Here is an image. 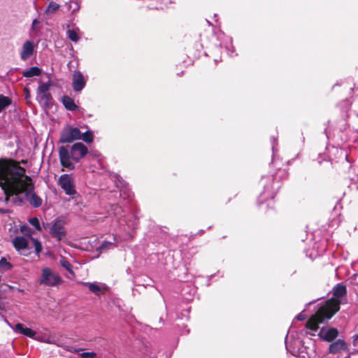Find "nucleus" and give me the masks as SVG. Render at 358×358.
<instances>
[{"mask_svg":"<svg viewBox=\"0 0 358 358\" xmlns=\"http://www.w3.org/2000/svg\"><path fill=\"white\" fill-rule=\"evenodd\" d=\"M20 162L13 159H0V187L4 192L5 202L13 195L23 194L34 208L42 204V199L34 192L32 179L25 175Z\"/></svg>","mask_w":358,"mask_h":358,"instance_id":"1","label":"nucleus"},{"mask_svg":"<svg viewBox=\"0 0 358 358\" xmlns=\"http://www.w3.org/2000/svg\"><path fill=\"white\" fill-rule=\"evenodd\" d=\"M83 286L87 287L90 292L96 295H100L102 291L104 290L106 287L103 284H99L96 282H80Z\"/></svg>","mask_w":358,"mask_h":358,"instance_id":"17","label":"nucleus"},{"mask_svg":"<svg viewBox=\"0 0 358 358\" xmlns=\"http://www.w3.org/2000/svg\"><path fill=\"white\" fill-rule=\"evenodd\" d=\"M29 222L38 231L41 230L39 220L37 217H31L29 220Z\"/></svg>","mask_w":358,"mask_h":358,"instance_id":"30","label":"nucleus"},{"mask_svg":"<svg viewBox=\"0 0 358 358\" xmlns=\"http://www.w3.org/2000/svg\"><path fill=\"white\" fill-rule=\"evenodd\" d=\"M41 69L37 66H33L30 69L24 71L22 73V76L25 78H32L34 76H38L41 74Z\"/></svg>","mask_w":358,"mask_h":358,"instance_id":"19","label":"nucleus"},{"mask_svg":"<svg viewBox=\"0 0 358 358\" xmlns=\"http://www.w3.org/2000/svg\"><path fill=\"white\" fill-rule=\"evenodd\" d=\"M81 139L87 143H91L94 141V135L90 131L81 133Z\"/></svg>","mask_w":358,"mask_h":358,"instance_id":"26","label":"nucleus"},{"mask_svg":"<svg viewBox=\"0 0 358 358\" xmlns=\"http://www.w3.org/2000/svg\"><path fill=\"white\" fill-rule=\"evenodd\" d=\"M287 350L294 356H298L303 352L301 341L299 338H293L292 334H287L285 338Z\"/></svg>","mask_w":358,"mask_h":358,"instance_id":"8","label":"nucleus"},{"mask_svg":"<svg viewBox=\"0 0 358 358\" xmlns=\"http://www.w3.org/2000/svg\"><path fill=\"white\" fill-rule=\"evenodd\" d=\"M10 289H15V287H10Z\"/></svg>","mask_w":358,"mask_h":358,"instance_id":"43","label":"nucleus"},{"mask_svg":"<svg viewBox=\"0 0 358 358\" xmlns=\"http://www.w3.org/2000/svg\"><path fill=\"white\" fill-rule=\"evenodd\" d=\"M296 319L300 321L306 319V315L303 313H300L296 317Z\"/></svg>","mask_w":358,"mask_h":358,"instance_id":"35","label":"nucleus"},{"mask_svg":"<svg viewBox=\"0 0 358 358\" xmlns=\"http://www.w3.org/2000/svg\"><path fill=\"white\" fill-rule=\"evenodd\" d=\"M64 349L71 352H79L82 350L81 348H76L72 346L66 345L64 346Z\"/></svg>","mask_w":358,"mask_h":358,"instance_id":"33","label":"nucleus"},{"mask_svg":"<svg viewBox=\"0 0 358 358\" xmlns=\"http://www.w3.org/2000/svg\"><path fill=\"white\" fill-rule=\"evenodd\" d=\"M59 264L61 266L64 268L69 273L74 275V272L73 271V266L70 264V262L64 257H61L59 259Z\"/></svg>","mask_w":358,"mask_h":358,"instance_id":"20","label":"nucleus"},{"mask_svg":"<svg viewBox=\"0 0 358 358\" xmlns=\"http://www.w3.org/2000/svg\"><path fill=\"white\" fill-rule=\"evenodd\" d=\"M81 139V131L77 127L66 126L62 131L60 136V142L71 143L76 140Z\"/></svg>","mask_w":358,"mask_h":358,"instance_id":"9","label":"nucleus"},{"mask_svg":"<svg viewBox=\"0 0 358 358\" xmlns=\"http://www.w3.org/2000/svg\"><path fill=\"white\" fill-rule=\"evenodd\" d=\"M20 162H21V163H22V164H26V163H27V161H26V160L22 159Z\"/></svg>","mask_w":358,"mask_h":358,"instance_id":"39","label":"nucleus"},{"mask_svg":"<svg viewBox=\"0 0 358 358\" xmlns=\"http://www.w3.org/2000/svg\"><path fill=\"white\" fill-rule=\"evenodd\" d=\"M346 287L337 284L333 289L332 297L327 300L306 322L307 329L316 331L320 324H322L332 317L340 309V305L346 300Z\"/></svg>","mask_w":358,"mask_h":358,"instance_id":"2","label":"nucleus"},{"mask_svg":"<svg viewBox=\"0 0 358 358\" xmlns=\"http://www.w3.org/2000/svg\"><path fill=\"white\" fill-rule=\"evenodd\" d=\"M319 336L327 341H331L338 336V331L334 328H322L320 329Z\"/></svg>","mask_w":358,"mask_h":358,"instance_id":"16","label":"nucleus"},{"mask_svg":"<svg viewBox=\"0 0 358 358\" xmlns=\"http://www.w3.org/2000/svg\"><path fill=\"white\" fill-rule=\"evenodd\" d=\"M123 210L122 207L118 205H113L110 207V214L113 215L117 219L120 220L122 216Z\"/></svg>","mask_w":358,"mask_h":358,"instance_id":"22","label":"nucleus"},{"mask_svg":"<svg viewBox=\"0 0 358 358\" xmlns=\"http://www.w3.org/2000/svg\"><path fill=\"white\" fill-rule=\"evenodd\" d=\"M11 99L6 96L0 95V113L11 104Z\"/></svg>","mask_w":358,"mask_h":358,"instance_id":"23","label":"nucleus"},{"mask_svg":"<svg viewBox=\"0 0 358 358\" xmlns=\"http://www.w3.org/2000/svg\"><path fill=\"white\" fill-rule=\"evenodd\" d=\"M308 358H311V356L310 355H308Z\"/></svg>","mask_w":358,"mask_h":358,"instance_id":"44","label":"nucleus"},{"mask_svg":"<svg viewBox=\"0 0 358 358\" xmlns=\"http://www.w3.org/2000/svg\"><path fill=\"white\" fill-rule=\"evenodd\" d=\"M88 153L87 148L82 143H76L70 149L61 146L59 148V157L61 165L69 171L75 169L74 163L78 162Z\"/></svg>","mask_w":358,"mask_h":358,"instance_id":"3","label":"nucleus"},{"mask_svg":"<svg viewBox=\"0 0 358 358\" xmlns=\"http://www.w3.org/2000/svg\"><path fill=\"white\" fill-rule=\"evenodd\" d=\"M78 29H69L67 31V32H66L67 36L69 37V38L71 41H72L73 42H78L79 41L80 37L78 36Z\"/></svg>","mask_w":358,"mask_h":358,"instance_id":"24","label":"nucleus"},{"mask_svg":"<svg viewBox=\"0 0 358 358\" xmlns=\"http://www.w3.org/2000/svg\"><path fill=\"white\" fill-rule=\"evenodd\" d=\"M353 345L355 347L358 348V335H355L353 337Z\"/></svg>","mask_w":358,"mask_h":358,"instance_id":"36","label":"nucleus"},{"mask_svg":"<svg viewBox=\"0 0 358 358\" xmlns=\"http://www.w3.org/2000/svg\"><path fill=\"white\" fill-rule=\"evenodd\" d=\"M81 358H94L96 354L94 352H82L79 354Z\"/></svg>","mask_w":358,"mask_h":358,"instance_id":"31","label":"nucleus"},{"mask_svg":"<svg viewBox=\"0 0 358 358\" xmlns=\"http://www.w3.org/2000/svg\"><path fill=\"white\" fill-rule=\"evenodd\" d=\"M73 89L76 92H80L86 85V80L81 72L76 71L72 79Z\"/></svg>","mask_w":358,"mask_h":358,"instance_id":"14","label":"nucleus"},{"mask_svg":"<svg viewBox=\"0 0 358 358\" xmlns=\"http://www.w3.org/2000/svg\"><path fill=\"white\" fill-rule=\"evenodd\" d=\"M39 341H43L46 343H55V341L50 337L48 338H42L41 339H38Z\"/></svg>","mask_w":358,"mask_h":358,"instance_id":"34","label":"nucleus"},{"mask_svg":"<svg viewBox=\"0 0 358 358\" xmlns=\"http://www.w3.org/2000/svg\"><path fill=\"white\" fill-rule=\"evenodd\" d=\"M58 184L66 194L73 197L77 194L73 178L71 175L66 173L61 175L58 179Z\"/></svg>","mask_w":358,"mask_h":358,"instance_id":"7","label":"nucleus"},{"mask_svg":"<svg viewBox=\"0 0 358 358\" xmlns=\"http://www.w3.org/2000/svg\"><path fill=\"white\" fill-rule=\"evenodd\" d=\"M60 6L55 2V1H50L45 8V13L47 15H52L55 13L59 8Z\"/></svg>","mask_w":358,"mask_h":358,"instance_id":"21","label":"nucleus"},{"mask_svg":"<svg viewBox=\"0 0 358 358\" xmlns=\"http://www.w3.org/2000/svg\"><path fill=\"white\" fill-rule=\"evenodd\" d=\"M41 28V23L38 19H34L32 21L31 26V31L34 32L35 34H37Z\"/></svg>","mask_w":358,"mask_h":358,"instance_id":"28","label":"nucleus"},{"mask_svg":"<svg viewBox=\"0 0 358 358\" xmlns=\"http://www.w3.org/2000/svg\"><path fill=\"white\" fill-rule=\"evenodd\" d=\"M17 290H18L19 292H23V290H22V289H17Z\"/></svg>","mask_w":358,"mask_h":358,"instance_id":"42","label":"nucleus"},{"mask_svg":"<svg viewBox=\"0 0 358 358\" xmlns=\"http://www.w3.org/2000/svg\"><path fill=\"white\" fill-rule=\"evenodd\" d=\"M12 268V265L5 257L0 259V271L1 272L9 271Z\"/></svg>","mask_w":358,"mask_h":358,"instance_id":"25","label":"nucleus"},{"mask_svg":"<svg viewBox=\"0 0 358 358\" xmlns=\"http://www.w3.org/2000/svg\"><path fill=\"white\" fill-rule=\"evenodd\" d=\"M50 233L53 237L61 240L66 234L64 222L61 220H56L52 224L50 229Z\"/></svg>","mask_w":358,"mask_h":358,"instance_id":"11","label":"nucleus"},{"mask_svg":"<svg viewBox=\"0 0 358 358\" xmlns=\"http://www.w3.org/2000/svg\"><path fill=\"white\" fill-rule=\"evenodd\" d=\"M51 84L50 81L39 85L37 89V99L41 105L48 107L52 104V97L49 92Z\"/></svg>","mask_w":358,"mask_h":358,"instance_id":"5","label":"nucleus"},{"mask_svg":"<svg viewBox=\"0 0 358 358\" xmlns=\"http://www.w3.org/2000/svg\"><path fill=\"white\" fill-rule=\"evenodd\" d=\"M233 52H234V50H231V52H229V54L230 55H231V53H232Z\"/></svg>","mask_w":358,"mask_h":358,"instance_id":"41","label":"nucleus"},{"mask_svg":"<svg viewBox=\"0 0 358 358\" xmlns=\"http://www.w3.org/2000/svg\"><path fill=\"white\" fill-rule=\"evenodd\" d=\"M62 282L61 277L48 267L42 269L39 283L48 287H55Z\"/></svg>","mask_w":358,"mask_h":358,"instance_id":"4","label":"nucleus"},{"mask_svg":"<svg viewBox=\"0 0 358 358\" xmlns=\"http://www.w3.org/2000/svg\"><path fill=\"white\" fill-rule=\"evenodd\" d=\"M329 358H349L350 354L346 350V345L344 341L338 340L329 345ZM325 358H329L326 357Z\"/></svg>","mask_w":358,"mask_h":358,"instance_id":"6","label":"nucleus"},{"mask_svg":"<svg viewBox=\"0 0 358 358\" xmlns=\"http://www.w3.org/2000/svg\"><path fill=\"white\" fill-rule=\"evenodd\" d=\"M8 325L13 329V330L17 334H23L29 338H34L36 334V331L30 328L24 327L23 324L17 323L14 327L8 322L6 321Z\"/></svg>","mask_w":358,"mask_h":358,"instance_id":"13","label":"nucleus"},{"mask_svg":"<svg viewBox=\"0 0 358 358\" xmlns=\"http://www.w3.org/2000/svg\"><path fill=\"white\" fill-rule=\"evenodd\" d=\"M14 248L20 254L26 255L25 252L29 250V242L24 236H16L13 240Z\"/></svg>","mask_w":358,"mask_h":358,"instance_id":"12","label":"nucleus"},{"mask_svg":"<svg viewBox=\"0 0 358 358\" xmlns=\"http://www.w3.org/2000/svg\"><path fill=\"white\" fill-rule=\"evenodd\" d=\"M275 142H276V140L274 138H272V149H273V150H274Z\"/></svg>","mask_w":358,"mask_h":358,"instance_id":"38","label":"nucleus"},{"mask_svg":"<svg viewBox=\"0 0 358 358\" xmlns=\"http://www.w3.org/2000/svg\"><path fill=\"white\" fill-rule=\"evenodd\" d=\"M156 8H157V9H158V8H162V6H159V7H156Z\"/></svg>","mask_w":358,"mask_h":358,"instance_id":"40","label":"nucleus"},{"mask_svg":"<svg viewBox=\"0 0 358 358\" xmlns=\"http://www.w3.org/2000/svg\"><path fill=\"white\" fill-rule=\"evenodd\" d=\"M268 196H270L271 199H273L274 196V194H273V192H268L267 188L265 187L264 192L260 195L259 199H264V197L267 198Z\"/></svg>","mask_w":358,"mask_h":358,"instance_id":"32","label":"nucleus"},{"mask_svg":"<svg viewBox=\"0 0 358 358\" xmlns=\"http://www.w3.org/2000/svg\"><path fill=\"white\" fill-rule=\"evenodd\" d=\"M115 246L114 243L108 241H103L100 245L99 249L101 252L106 251L108 249H110Z\"/></svg>","mask_w":358,"mask_h":358,"instance_id":"29","label":"nucleus"},{"mask_svg":"<svg viewBox=\"0 0 358 358\" xmlns=\"http://www.w3.org/2000/svg\"><path fill=\"white\" fill-rule=\"evenodd\" d=\"M80 8V3L77 0H71L69 3V9L74 13L79 10Z\"/></svg>","mask_w":358,"mask_h":358,"instance_id":"27","label":"nucleus"},{"mask_svg":"<svg viewBox=\"0 0 358 358\" xmlns=\"http://www.w3.org/2000/svg\"><path fill=\"white\" fill-rule=\"evenodd\" d=\"M20 230L31 241L36 254L39 255L42 250V245L38 239L31 236V230L27 226H22Z\"/></svg>","mask_w":358,"mask_h":358,"instance_id":"15","label":"nucleus"},{"mask_svg":"<svg viewBox=\"0 0 358 358\" xmlns=\"http://www.w3.org/2000/svg\"><path fill=\"white\" fill-rule=\"evenodd\" d=\"M62 101L64 107L69 110L73 111L78 108V106L74 103L73 99L68 96H64L62 98Z\"/></svg>","mask_w":358,"mask_h":358,"instance_id":"18","label":"nucleus"},{"mask_svg":"<svg viewBox=\"0 0 358 358\" xmlns=\"http://www.w3.org/2000/svg\"><path fill=\"white\" fill-rule=\"evenodd\" d=\"M36 45L31 41L27 40L22 44L20 50V59L22 61H26L29 59L34 53Z\"/></svg>","mask_w":358,"mask_h":358,"instance_id":"10","label":"nucleus"},{"mask_svg":"<svg viewBox=\"0 0 358 358\" xmlns=\"http://www.w3.org/2000/svg\"><path fill=\"white\" fill-rule=\"evenodd\" d=\"M10 213L9 210L0 208V213H1V214H7V213Z\"/></svg>","mask_w":358,"mask_h":358,"instance_id":"37","label":"nucleus"}]
</instances>
